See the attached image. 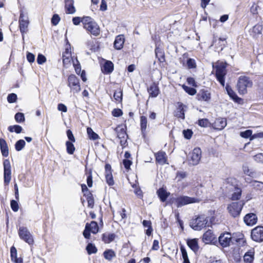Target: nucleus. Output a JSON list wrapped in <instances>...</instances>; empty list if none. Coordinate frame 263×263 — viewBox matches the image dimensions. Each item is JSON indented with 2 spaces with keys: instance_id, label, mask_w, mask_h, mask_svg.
Listing matches in <instances>:
<instances>
[{
  "instance_id": "338daca9",
  "label": "nucleus",
  "mask_w": 263,
  "mask_h": 263,
  "mask_svg": "<svg viewBox=\"0 0 263 263\" xmlns=\"http://www.w3.org/2000/svg\"><path fill=\"white\" fill-rule=\"evenodd\" d=\"M186 176V174L184 172H178L176 175V178L180 181L181 179L184 178Z\"/></svg>"
},
{
  "instance_id": "a18cd8bd",
  "label": "nucleus",
  "mask_w": 263,
  "mask_h": 263,
  "mask_svg": "<svg viewBox=\"0 0 263 263\" xmlns=\"http://www.w3.org/2000/svg\"><path fill=\"white\" fill-rule=\"evenodd\" d=\"M198 125L201 127H206L210 126V122L206 119H202L198 120Z\"/></svg>"
},
{
  "instance_id": "6e6552de",
  "label": "nucleus",
  "mask_w": 263,
  "mask_h": 263,
  "mask_svg": "<svg viewBox=\"0 0 263 263\" xmlns=\"http://www.w3.org/2000/svg\"><path fill=\"white\" fill-rule=\"evenodd\" d=\"M99 231V227L98 223L94 221H91L90 223H87L85 226V230L83 232V236L85 238H90L91 232L93 234H96Z\"/></svg>"
},
{
  "instance_id": "de8ad7c7",
  "label": "nucleus",
  "mask_w": 263,
  "mask_h": 263,
  "mask_svg": "<svg viewBox=\"0 0 263 263\" xmlns=\"http://www.w3.org/2000/svg\"><path fill=\"white\" fill-rule=\"evenodd\" d=\"M15 120L18 123H21L25 121L24 115L21 112H17L15 115Z\"/></svg>"
},
{
  "instance_id": "b1692460",
  "label": "nucleus",
  "mask_w": 263,
  "mask_h": 263,
  "mask_svg": "<svg viewBox=\"0 0 263 263\" xmlns=\"http://www.w3.org/2000/svg\"><path fill=\"white\" fill-rule=\"evenodd\" d=\"M65 11L68 14H73L76 12L73 0H65Z\"/></svg>"
},
{
  "instance_id": "a19ab883",
  "label": "nucleus",
  "mask_w": 263,
  "mask_h": 263,
  "mask_svg": "<svg viewBox=\"0 0 263 263\" xmlns=\"http://www.w3.org/2000/svg\"><path fill=\"white\" fill-rule=\"evenodd\" d=\"M182 259L183 260V263H190V260L188 258L187 252L185 248L183 247H181L180 248Z\"/></svg>"
},
{
  "instance_id": "c9c22d12",
  "label": "nucleus",
  "mask_w": 263,
  "mask_h": 263,
  "mask_svg": "<svg viewBox=\"0 0 263 263\" xmlns=\"http://www.w3.org/2000/svg\"><path fill=\"white\" fill-rule=\"evenodd\" d=\"M104 258L108 260H111L113 258H114L116 256V254L115 252L110 249H108L106 250L104 253Z\"/></svg>"
},
{
  "instance_id": "dca6fc26",
  "label": "nucleus",
  "mask_w": 263,
  "mask_h": 263,
  "mask_svg": "<svg viewBox=\"0 0 263 263\" xmlns=\"http://www.w3.org/2000/svg\"><path fill=\"white\" fill-rule=\"evenodd\" d=\"M201 156V151L198 147L195 148L191 154V163L197 165L199 162Z\"/></svg>"
},
{
  "instance_id": "f8f14e48",
  "label": "nucleus",
  "mask_w": 263,
  "mask_h": 263,
  "mask_svg": "<svg viewBox=\"0 0 263 263\" xmlns=\"http://www.w3.org/2000/svg\"><path fill=\"white\" fill-rule=\"evenodd\" d=\"M242 208V204L240 202H233L228 206L229 213L233 217H236L240 215Z\"/></svg>"
},
{
  "instance_id": "6ab92c4d",
  "label": "nucleus",
  "mask_w": 263,
  "mask_h": 263,
  "mask_svg": "<svg viewBox=\"0 0 263 263\" xmlns=\"http://www.w3.org/2000/svg\"><path fill=\"white\" fill-rule=\"evenodd\" d=\"M215 239L216 236L211 230L206 231L202 236V240L205 243H211L214 241Z\"/></svg>"
},
{
  "instance_id": "423d86ee",
  "label": "nucleus",
  "mask_w": 263,
  "mask_h": 263,
  "mask_svg": "<svg viewBox=\"0 0 263 263\" xmlns=\"http://www.w3.org/2000/svg\"><path fill=\"white\" fill-rule=\"evenodd\" d=\"M29 24L28 17L25 15L23 12L20 13L19 17V27L22 34L23 40H24V34L28 31V28Z\"/></svg>"
},
{
  "instance_id": "603ef678",
  "label": "nucleus",
  "mask_w": 263,
  "mask_h": 263,
  "mask_svg": "<svg viewBox=\"0 0 263 263\" xmlns=\"http://www.w3.org/2000/svg\"><path fill=\"white\" fill-rule=\"evenodd\" d=\"M187 66L189 68H195L196 64L195 60L193 59H189L187 61Z\"/></svg>"
},
{
  "instance_id": "0eeeda50",
  "label": "nucleus",
  "mask_w": 263,
  "mask_h": 263,
  "mask_svg": "<svg viewBox=\"0 0 263 263\" xmlns=\"http://www.w3.org/2000/svg\"><path fill=\"white\" fill-rule=\"evenodd\" d=\"M68 85L70 88L71 91L73 93H78L81 90L79 80L74 75H70L68 79Z\"/></svg>"
},
{
  "instance_id": "ea45409f",
  "label": "nucleus",
  "mask_w": 263,
  "mask_h": 263,
  "mask_svg": "<svg viewBox=\"0 0 263 263\" xmlns=\"http://www.w3.org/2000/svg\"><path fill=\"white\" fill-rule=\"evenodd\" d=\"M72 143L70 141H67L66 143L67 152L70 155L73 154L75 151V147Z\"/></svg>"
},
{
  "instance_id": "412c9836",
  "label": "nucleus",
  "mask_w": 263,
  "mask_h": 263,
  "mask_svg": "<svg viewBox=\"0 0 263 263\" xmlns=\"http://www.w3.org/2000/svg\"><path fill=\"white\" fill-rule=\"evenodd\" d=\"M125 42V38L123 35L120 34L116 36L114 41V46L117 50L121 49Z\"/></svg>"
},
{
  "instance_id": "09e8293b",
  "label": "nucleus",
  "mask_w": 263,
  "mask_h": 263,
  "mask_svg": "<svg viewBox=\"0 0 263 263\" xmlns=\"http://www.w3.org/2000/svg\"><path fill=\"white\" fill-rule=\"evenodd\" d=\"M114 98L117 101H121L122 99V91L121 90L116 91L114 94Z\"/></svg>"
},
{
  "instance_id": "6e6d98bb",
  "label": "nucleus",
  "mask_w": 263,
  "mask_h": 263,
  "mask_svg": "<svg viewBox=\"0 0 263 263\" xmlns=\"http://www.w3.org/2000/svg\"><path fill=\"white\" fill-rule=\"evenodd\" d=\"M11 208L14 212H17L18 211L19 206L17 202L15 200H12L11 201Z\"/></svg>"
},
{
  "instance_id": "a878e982",
  "label": "nucleus",
  "mask_w": 263,
  "mask_h": 263,
  "mask_svg": "<svg viewBox=\"0 0 263 263\" xmlns=\"http://www.w3.org/2000/svg\"><path fill=\"white\" fill-rule=\"evenodd\" d=\"M0 146L2 155L7 157L9 154L8 147L6 141L3 139H0Z\"/></svg>"
},
{
  "instance_id": "3c124183",
  "label": "nucleus",
  "mask_w": 263,
  "mask_h": 263,
  "mask_svg": "<svg viewBox=\"0 0 263 263\" xmlns=\"http://www.w3.org/2000/svg\"><path fill=\"white\" fill-rule=\"evenodd\" d=\"M241 190L239 189H235V192L232 195V199L233 200H238L241 195Z\"/></svg>"
},
{
  "instance_id": "473e14b6",
  "label": "nucleus",
  "mask_w": 263,
  "mask_h": 263,
  "mask_svg": "<svg viewBox=\"0 0 263 263\" xmlns=\"http://www.w3.org/2000/svg\"><path fill=\"white\" fill-rule=\"evenodd\" d=\"M157 194L160 200L163 202L166 200L170 195V193L167 192L163 188H161L158 190Z\"/></svg>"
},
{
  "instance_id": "1a4fd4ad",
  "label": "nucleus",
  "mask_w": 263,
  "mask_h": 263,
  "mask_svg": "<svg viewBox=\"0 0 263 263\" xmlns=\"http://www.w3.org/2000/svg\"><path fill=\"white\" fill-rule=\"evenodd\" d=\"M3 165L4 184L7 185L11 179V167L9 160L5 159L3 162Z\"/></svg>"
},
{
  "instance_id": "393cba45",
  "label": "nucleus",
  "mask_w": 263,
  "mask_h": 263,
  "mask_svg": "<svg viewBox=\"0 0 263 263\" xmlns=\"http://www.w3.org/2000/svg\"><path fill=\"white\" fill-rule=\"evenodd\" d=\"M226 89L229 96L236 102L241 104L242 103V100L239 98L235 92L229 87L227 86Z\"/></svg>"
},
{
  "instance_id": "f3484780",
  "label": "nucleus",
  "mask_w": 263,
  "mask_h": 263,
  "mask_svg": "<svg viewBox=\"0 0 263 263\" xmlns=\"http://www.w3.org/2000/svg\"><path fill=\"white\" fill-rule=\"evenodd\" d=\"M196 98L198 101L209 102L211 100V95L209 90L203 89L199 91Z\"/></svg>"
},
{
  "instance_id": "49530a36",
  "label": "nucleus",
  "mask_w": 263,
  "mask_h": 263,
  "mask_svg": "<svg viewBox=\"0 0 263 263\" xmlns=\"http://www.w3.org/2000/svg\"><path fill=\"white\" fill-rule=\"evenodd\" d=\"M105 177L106 182L109 185H112L114 183L113 177L112 176L111 172H109L108 174H105Z\"/></svg>"
},
{
  "instance_id": "4be33fe9",
  "label": "nucleus",
  "mask_w": 263,
  "mask_h": 263,
  "mask_svg": "<svg viewBox=\"0 0 263 263\" xmlns=\"http://www.w3.org/2000/svg\"><path fill=\"white\" fill-rule=\"evenodd\" d=\"M212 126L216 129L222 130L227 126V120L224 118L217 119Z\"/></svg>"
},
{
  "instance_id": "ddd939ff",
  "label": "nucleus",
  "mask_w": 263,
  "mask_h": 263,
  "mask_svg": "<svg viewBox=\"0 0 263 263\" xmlns=\"http://www.w3.org/2000/svg\"><path fill=\"white\" fill-rule=\"evenodd\" d=\"M251 238L256 242L263 241V227L258 226L253 229L251 231Z\"/></svg>"
},
{
  "instance_id": "c756f323",
  "label": "nucleus",
  "mask_w": 263,
  "mask_h": 263,
  "mask_svg": "<svg viewBox=\"0 0 263 263\" xmlns=\"http://www.w3.org/2000/svg\"><path fill=\"white\" fill-rule=\"evenodd\" d=\"M188 246L194 252L198 250V239L194 238L190 239L187 242Z\"/></svg>"
},
{
  "instance_id": "0e129e2a",
  "label": "nucleus",
  "mask_w": 263,
  "mask_h": 263,
  "mask_svg": "<svg viewBox=\"0 0 263 263\" xmlns=\"http://www.w3.org/2000/svg\"><path fill=\"white\" fill-rule=\"evenodd\" d=\"M60 20V18L58 14H54L51 19L52 24L53 25H57Z\"/></svg>"
},
{
  "instance_id": "79ce46f5",
  "label": "nucleus",
  "mask_w": 263,
  "mask_h": 263,
  "mask_svg": "<svg viewBox=\"0 0 263 263\" xmlns=\"http://www.w3.org/2000/svg\"><path fill=\"white\" fill-rule=\"evenodd\" d=\"M22 127L18 125H13V126H10L8 127V130L10 132H15L17 134H20L22 131Z\"/></svg>"
},
{
  "instance_id": "680f3d73",
  "label": "nucleus",
  "mask_w": 263,
  "mask_h": 263,
  "mask_svg": "<svg viewBox=\"0 0 263 263\" xmlns=\"http://www.w3.org/2000/svg\"><path fill=\"white\" fill-rule=\"evenodd\" d=\"M73 65L76 73L78 74H80L81 73V66L77 60H76V62L73 61Z\"/></svg>"
},
{
  "instance_id": "052dcab7",
  "label": "nucleus",
  "mask_w": 263,
  "mask_h": 263,
  "mask_svg": "<svg viewBox=\"0 0 263 263\" xmlns=\"http://www.w3.org/2000/svg\"><path fill=\"white\" fill-rule=\"evenodd\" d=\"M262 30V27L260 25H256L253 28V32L255 34H260Z\"/></svg>"
},
{
  "instance_id": "864d4df0",
  "label": "nucleus",
  "mask_w": 263,
  "mask_h": 263,
  "mask_svg": "<svg viewBox=\"0 0 263 263\" xmlns=\"http://www.w3.org/2000/svg\"><path fill=\"white\" fill-rule=\"evenodd\" d=\"M133 187V188H135V191H134V193L139 198H142L143 195H142V192L141 191V190L137 187V186L136 185V184H133L132 185Z\"/></svg>"
},
{
  "instance_id": "69168bd1",
  "label": "nucleus",
  "mask_w": 263,
  "mask_h": 263,
  "mask_svg": "<svg viewBox=\"0 0 263 263\" xmlns=\"http://www.w3.org/2000/svg\"><path fill=\"white\" fill-rule=\"evenodd\" d=\"M10 253L11 260L14 259L17 257V250L14 247H12L10 249Z\"/></svg>"
},
{
  "instance_id": "9d476101",
  "label": "nucleus",
  "mask_w": 263,
  "mask_h": 263,
  "mask_svg": "<svg viewBox=\"0 0 263 263\" xmlns=\"http://www.w3.org/2000/svg\"><path fill=\"white\" fill-rule=\"evenodd\" d=\"M18 233L21 239L29 245L33 243V239L32 236L27 228L24 227H20Z\"/></svg>"
},
{
  "instance_id": "4c0bfd02",
  "label": "nucleus",
  "mask_w": 263,
  "mask_h": 263,
  "mask_svg": "<svg viewBox=\"0 0 263 263\" xmlns=\"http://www.w3.org/2000/svg\"><path fill=\"white\" fill-rule=\"evenodd\" d=\"M147 125V119L145 116H141L140 117V126L141 129L142 133L145 131Z\"/></svg>"
},
{
  "instance_id": "a211bd4d",
  "label": "nucleus",
  "mask_w": 263,
  "mask_h": 263,
  "mask_svg": "<svg viewBox=\"0 0 263 263\" xmlns=\"http://www.w3.org/2000/svg\"><path fill=\"white\" fill-rule=\"evenodd\" d=\"M243 221L247 225L252 226L257 223V217L254 213H249L244 217Z\"/></svg>"
},
{
  "instance_id": "39448f33",
  "label": "nucleus",
  "mask_w": 263,
  "mask_h": 263,
  "mask_svg": "<svg viewBox=\"0 0 263 263\" xmlns=\"http://www.w3.org/2000/svg\"><path fill=\"white\" fill-rule=\"evenodd\" d=\"M226 67V64L223 62L218 63L215 65L217 79L222 86L224 85V77L227 73Z\"/></svg>"
},
{
  "instance_id": "c03bdc74",
  "label": "nucleus",
  "mask_w": 263,
  "mask_h": 263,
  "mask_svg": "<svg viewBox=\"0 0 263 263\" xmlns=\"http://www.w3.org/2000/svg\"><path fill=\"white\" fill-rule=\"evenodd\" d=\"M86 250L89 254L96 253L97 252V249L95 246L92 243H89L86 247Z\"/></svg>"
},
{
  "instance_id": "aec40b11",
  "label": "nucleus",
  "mask_w": 263,
  "mask_h": 263,
  "mask_svg": "<svg viewBox=\"0 0 263 263\" xmlns=\"http://www.w3.org/2000/svg\"><path fill=\"white\" fill-rule=\"evenodd\" d=\"M255 251L254 249L248 250L243 255L245 263H253L254 259Z\"/></svg>"
},
{
  "instance_id": "bf43d9fd",
  "label": "nucleus",
  "mask_w": 263,
  "mask_h": 263,
  "mask_svg": "<svg viewBox=\"0 0 263 263\" xmlns=\"http://www.w3.org/2000/svg\"><path fill=\"white\" fill-rule=\"evenodd\" d=\"M183 134L185 138L190 139L193 135V132L191 129H187L183 131Z\"/></svg>"
},
{
  "instance_id": "f03ea898",
  "label": "nucleus",
  "mask_w": 263,
  "mask_h": 263,
  "mask_svg": "<svg viewBox=\"0 0 263 263\" xmlns=\"http://www.w3.org/2000/svg\"><path fill=\"white\" fill-rule=\"evenodd\" d=\"M82 24L84 28L91 34L98 36L100 34V27L91 17L89 16L83 17Z\"/></svg>"
},
{
  "instance_id": "4d7b16f0",
  "label": "nucleus",
  "mask_w": 263,
  "mask_h": 263,
  "mask_svg": "<svg viewBox=\"0 0 263 263\" xmlns=\"http://www.w3.org/2000/svg\"><path fill=\"white\" fill-rule=\"evenodd\" d=\"M254 160L257 163H263V154L259 153L254 156Z\"/></svg>"
},
{
  "instance_id": "9b49d317",
  "label": "nucleus",
  "mask_w": 263,
  "mask_h": 263,
  "mask_svg": "<svg viewBox=\"0 0 263 263\" xmlns=\"http://www.w3.org/2000/svg\"><path fill=\"white\" fill-rule=\"evenodd\" d=\"M117 134V137L120 139V144L122 146H125L127 135L126 132V126L124 125H120L115 128Z\"/></svg>"
},
{
  "instance_id": "13d9d810",
  "label": "nucleus",
  "mask_w": 263,
  "mask_h": 263,
  "mask_svg": "<svg viewBox=\"0 0 263 263\" xmlns=\"http://www.w3.org/2000/svg\"><path fill=\"white\" fill-rule=\"evenodd\" d=\"M36 61L39 64L41 65L44 64L46 61V58L44 55L42 54H39Z\"/></svg>"
},
{
  "instance_id": "c85d7f7f",
  "label": "nucleus",
  "mask_w": 263,
  "mask_h": 263,
  "mask_svg": "<svg viewBox=\"0 0 263 263\" xmlns=\"http://www.w3.org/2000/svg\"><path fill=\"white\" fill-rule=\"evenodd\" d=\"M114 69V64L110 61H107L105 62L103 66L102 70L104 73H110Z\"/></svg>"
},
{
  "instance_id": "72a5a7b5",
  "label": "nucleus",
  "mask_w": 263,
  "mask_h": 263,
  "mask_svg": "<svg viewBox=\"0 0 263 263\" xmlns=\"http://www.w3.org/2000/svg\"><path fill=\"white\" fill-rule=\"evenodd\" d=\"M114 234L105 233L103 235L102 239L106 243H109L112 241L115 238Z\"/></svg>"
},
{
  "instance_id": "bb28decb",
  "label": "nucleus",
  "mask_w": 263,
  "mask_h": 263,
  "mask_svg": "<svg viewBox=\"0 0 263 263\" xmlns=\"http://www.w3.org/2000/svg\"><path fill=\"white\" fill-rule=\"evenodd\" d=\"M243 173L252 177H254L256 175L255 172L252 169L249 167L247 164H244L242 167Z\"/></svg>"
},
{
  "instance_id": "7c9ffc66",
  "label": "nucleus",
  "mask_w": 263,
  "mask_h": 263,
  "mask_svg": "<svg viewBox=\"0 0 263 263\" xmlns=\"http://www.w3.org/2000/svg\"><path fill=\"white\" fill-rule=\"evenodd\" d=\"M225 39L221 38L214 39L212 46H215L216 48H220L222 50L225 46Z\"/></svg>"
},
{
  "instance_id": "4468645a",
  "label": "nucleus",
  "mask_w": 263,
  "mask_h": 263,
  "mask_svg": "<svg viewBox=\"0 0 263 263\" xmlns=\"http://www.w3.org/2000/svg\"><path fill=\"white\" fill-rule=\"evenodd\" d=\"M219 242L222 247H227L230 245L232 241L231 233L227 232L220 234L219 238Z\"/></svg>"
},
{
  "instance_id": "2eb2a0df",
  "label": "nucleus",
  "mask_w": 263,
  "mask_h": 263,
  "mask_svg": "<svg viewBox=\"0 0 263 263\" xmlns=\"http://www.w3.org/2000/svg\"><path fill=\"white\" fill-rule=\"evenodd\" d=\"M71 59V47L69 44H67L65 46V50L63 54V63L65 67H67L70 64Z\"/></svg>"
},
{
  "instance_id": "5fc2aeb1",
  "label": "nucleus",
  "mask_w": 263,
  "mask_h": 263,
  "mask_svg": "<svg viewBox=\"0 0 263 263\" xmlns=\"http://www.w3.org/2000/svg\"><path fill=\"white\" fill-rule=\"evenodd\" d=\"M252 134V131L250 129H248L245 132H240V136L244 138H248L251 137Z\"/></svg>"
},
{
  "instance_id": "f257e3e1",
  "label": "nucleus",
  "mask_w": 263,
  "mask_h": 263,
  "mask_svg": "<svg viewBox=\"0 0 263 263\" xmlns=\"http://www.w3.org/2000/svg\"><path fill=\"white\" fill-rule=\"evenodd\" d=\"M215 211H210L207 214H200L193 218L190 223L191 227L195 231H200L203 228L209 226L208 219L210 223L215 222Z\"/></svg>"
},
{
  "instance_id": "f704fd0d",
  "label": "nucleus",
  "mask_w": 263,
  "mask_h": 263,
  "mask_svg": "<svg viewBox=\"0 0 263 263\" xmlns=\"http://www.w3.org/2000/svg\"><path fill=\"white\" fill-rule=\"evenodd\" d=\"M143 225L144 228H147L146 230V234L147 235L149 236L151 235L152 232H153V229L152 227V222L151 221L148 220H143Z\"/></svg>"
},
{
  "instance_id": "5701e85b",
  "label": "nucleus",
  "mask_w": 263,
  "mask_h": 263,
  "mask_svg": "<svg viewBox=\"0 0 263 263\" xmlns=\"http://www.w3.org/2000/svg\"><path fill=\"white\" fill-rule=\"evenodd\" d=\"M178 106L176 111V116L178 118L184 119L185 118L184 112L186 111L187 106L181 103H178Z\"/></svg>"
},
{
  "instance_id": "7ed1b4c3",
  "label": "nucleus",
  "mask_w": 263,
  "mask_h": 263,
  "mask_svg": "<svg viewBox=\"0 0 263 263\" xmlns=\"http://www.w3.org/2000/svg\"><path fill=\"white\" fill-rule=\"evenodd\" d=\"M201 200L199 198L191 197L187 196H180L174 198L173 202L177 207H181L185 205L198 203Z\"/></svg>"
},
{
  "instance_id": "e433bc0d",
  "label": "nucleus",
  "mask_w": 263,
  "mask_h": 263,
  "mask_svg": "<svg viewBox=\"0 0 263 263\" xmlns=\"http://www.w3.org/2000/svg\"><path fill=\"white\" fill-rule=\"evenodd\" d=\"M87 133L90 139L95 140L99 138V136L90 127L87 128Z\"/></svg>"
},
{
  "instance_id": "e2e57ef3",
  "label": "nucleus",
  "mask_w": 263,
  "mask_h": 263,
  "mask_svg": "<svg viewBox=\"0 0 263 263\" xmlns=\"http://www.w3.org/2000/svg\"><path fill=\"white\" fill-rule=\"evenodd\" d=\"M26 57L29 63H33L35 60V55L31 52H27Z\"/></svg>"
},
{
  "instance_id": "37998d69",
  "label": "nucleus",
  "mask_w": 263,
  "mask_h": 263,
  "mask_svg": "<svg viewBox=\"0 0 263 263\" xmlns=\"http://www.w3.org/2000/svg\"><path fill=\"white\" fill-rule=\"evenodd\" d=\"M25 142L23 140L17 141L15 144V148L17 151H21L25 145Z\"/></svg>"
},
{
  "instance_id": "2f4dec72",
  "label": "nucleus",
  "mask_w": 263,
  "mask_h": 263,
  "mask_svg": "<svg viewBox=\"0 0 263 263\" xmlns=\"http://www.w3.org/2000/svg\"><path fill=\"white\" fill-rule=\"evenodd\" d=\"M148 91L151 97H156L159 93V89L157 86L155 84H153L148 89Z\"/></svg>"
},
{
  "instance_id": "58836bf2",
  "label": "nucleus",
  "mask_w": 263,
  "mask_h": 263,
  "mask_svg": "<svg viewBox=\"0 0 263 263\" xmlns=\"http://www.w3.org/2000/svg\"><path fill=\"white\" fill-rule=\"evenodd\" d=\"M182 87L183 89V90L190 95L194 96L197 92V91L195 88L188 87L185 85H183L182 86Z\"/></svg>"
},
{
  "instance_id": "774afa93",
  "label": "nucleus",
  "mask_w": 263,
  "mask_h": 263,
  "mask_svg": "<svg viewBox=\"0 0 263 263\" xmlns=\"http://www.w3.org/2000/svg\"><path fill=\"white\" fill-rule=\"evenodd\" d=\"M112 115L114 117H120L122 115V111L120 109H114L112 111Z\"/></svg>"
},
{
  "instance_id": "20e7f679",
  "label": "nucleus",
  "mask_w": 263,
  "mask_h": 263,
  "mask_svg": "<svg viewBox=\"0 0 263 263\" xmlns=\"http://www.w3.org/2000/svg\"><path fill=\"white\" fill-rule=\"evenodd\" d=\"M252 82L248 77L241 76L239 77L237 83V88L240 94H245L247 92V88L251 87Z\"/></svg>"
},
{
  "instance_id": "cd10ccee",
  "label": "nucleus",
  "mask_w": 263,
  "mask_h": 263,
  "mask_svg": "<svg viewBox=\"0 0 263 263\" xmlns=\"http://www.w3.org/2000/svg\"><path fill=\"white\" fill-rule=\"evenodd\" d=\"M156 161L161 164H164L166 161V154L163 152H159L155 155Z\"/></svg>"
},
{
  "instance_id": "8fccbe9b",
  "label": "nucleus",
  "mask_w": 263,
  "mask_h": 263,
  "mask_svg": "<svg viewBox=\"0 0 263 263\" xmlns=\"http://www.w3.org/2000/svg\"><path fill=\"white\" fill-rule=\"evenodd\" d=\"M17 99V96L16 94L12 93L9 94L7 97L8 102L10 103H14Z\"/></svg>"
}]
</instances>
